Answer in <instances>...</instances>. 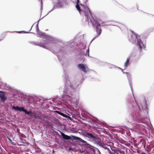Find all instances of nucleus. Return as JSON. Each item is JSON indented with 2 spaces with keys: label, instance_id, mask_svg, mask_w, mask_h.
I'll list each match as a JSON object with an SVG mask.
<instances>
[{
  "label": "nucleus",
  "instance_id": "17",
  "mask_svg": "<svg viewBox=\"0 0 154 154\" xmlns=\"http://www.w3.org/2000/svg\"><path fill=\"white\" fill-rule=\"evenodd\" d=\"M131 55H130L128 57L126 61L125 62V64H124V67L125 68H126L128 65V64L129 63V59H130Z\"/></svg>",
  "mask_w": 154,
  "mask_h": 154
},
{
  "label": "nucleus",
  "instance_id": "20",
  "mask_svg": "<svg viewBox=\"0 0 154 154\" xmlns=\"http://www.w3.org/2000/svg\"><path fill=\"white\" fill-rule=\"evenodd\" d=\"M33 114V116H34V117L35 119H38V118L39 117L38 116L36 115V113L35 112H34Z\"/></svg>",
  "mask_w": 154,
  "mask_h": 154
},
{
  "label": "nucleus",
  "instance_id": "1",
  "mask_svg": "<svg viewBox=\"0 0 154 154\" xmlns=\"http://www.w3.org/2000/svg\"><path fill=\"white\" fill-rule=\"evenodd\" d=\"M65 89L63 92V98L65 100H72L74 103L75 104L78 100L75 99L73 95L74 89L78 85L75 81H72L68 78H66Z\"/></svg>",
  "mask_w": 154,
  "mask_h": 154
},
{
  "label": "nucleus",
  "instance_id": "15",
  "mask_svg": "<svg viewBox=\"0 0 154 154\" xmlns=\"http://www.w3.org/2000/svg\"><path fill=\"white\" fill-rule=\"evenodd\" d=\"M61 134L63 138L66 140H70L71 139V137H72L71 135L70 136H69L67 135H66L63 133H61Z\"/></svg>",
  "mask_w": 154,
  "mask_h": 154
},
{
  "label": "nucleus",
  "instance_id": "3",
  "mask_svg": "<svg viewBox=\"0 0 154 154\" xmlns=\"http://www.w3.org/2000/svg\"><path fill=\"white\" fill-rule=\"evenodd\" d=\"M79 0H77L76 8L81 14H84L85 21L87 22L89 20L88 17L90 18L91 17V13L88 7L82 4L79 5Z\"/></svg>",
  "mask_w": 154,
  "mask_h": 154
},
{
  "label": "nucleus",
  "instance_id": "11",
  "mask_svg": "<svg viewBox=\"0 0 154 154\" xmlns=\"http://www.w3.org/2000/svg\"><path fill=\"white\" fill-rule=\"evenodd\" d=\"M85 136L88 138L92 141H95L96 143L98 142L100 139V138L94 136L92 133H86L85 135Z\"/></svg>",
  "mask_w": 154,
  "mask_h": 154
},
{
  "label": "nucleus",
  "instance_id": "31",
  "mask_svg": "<svg viewBox=\"0 0 154 154\" xmlns=\"http://www.w3.org/2000/svg\"><path fill=\"white\" fill-rule=\"evenodd\" d=\"M112 21V20H109V22H111V21Z\"/></svg>",
  "mask_w": 154,
  "mask_h": 154
},
{
  "label": "nucleus",
  "instance_id": "33",
  "mask_svg": "<svg viewBox=\"0 0 154 154\" xmlns=\"http://www.w3.org/2000/svg\"><path fill=\"white\" fill-rule=\"evenodd\" d=\"M1 41V40H0V41Z\"/></svg>",
  "mask_w": 154,
  "mask_h": 154
},
{
  "label": "nucleus",
  "instance_id": "16",
  "mask_svg": "<svg viewBox=\"0 0 154 154\" xmlns=\"http://www.w3.org/2000/svg\"><path fill=\"white\" fill-rule=\"evenodd\" d=\"M56 112L58 114H60V115L62 116H63L66 118H70L69 116H67V115L59 111H56Z\"/></svg>",
  "mask_w": 154,
  "mask_h": 154
},
{
  "label": "nucleus",
  "instance_id": "27",
  "mask_svg": "<svg viewBox=\"0 0 154 154\" xmlns=\"http://www.w3.org/2000/svg\"><path fill=\"white\" fill-rule=\"evenodd\" d=\"M23 32H24V33H28L29 32H26L25 31H23Z\"/></svg>",
  "mask_w": 154,
  "mask_h": 154
},
{
  "label": "nucleus",
  "instance_id": "23",
  "mask_svg": "<svg viewBox=\"0 0 154 154\" xmlns=\"http://www.w3.org/2000/svg\"><path fill=\"white\" fill-rule=\"evenodd\" d=\"M86 54H88V56H89V48H88V49L86 51Z\"/></svg>",
  "mask_w": 154,
  "mask_h": 154
},
{
  "label": "nucleus",
  "instance_id": "18",
  "mask_svg": "<svg viewBox=\"0 0 154 154\" xmlns=\"http://www.w3.org/2000/svg\"><path fill=\"white\" fill-rule=\"evenodd\" d=\"M79 47L81 50L84 49L85 47V44L83 43H81L79 45Z\"/></svg>",
  "mask_w": 154,
  "mask_h": 154
},
{
  "label": "nucleus",
  "instance_id": "25",
  "mask_svg": "<svg viewBox=\"0 0 154 154\" xmlns=\"http://www.w3.org/2000/svg\"><path fill=\"white\" fill-rule=\"evenodd\" d=\"M34 42H30L29 43L31 44H34Z\"/></svg>",
  "mask_w": 154,
  "mask_h": 154
},
{
  "label": "nucleus",
  "instance_id": "32",
  "mask_svg": "<svg viewBox=\"0 0 154 154\" xmlns=\"http://www.w3.org/2000/svg\"><path fill=\"white\" fill-rule=\"evenodd\" d=\"M99 154H101V153L100 152Z\"/></svg>",
  "mask_w": 154,
  "mask_h": 154
},
{
  "label": "nucleus",
  "instance_id": "30",
  "mask_svg": "<svg viewBox=\"0 0 154 154\" xmlns=\"http://www.w3.org/2000/svg\"><path fill=\"white\" fill-rule=\"evenodd\" d=\"M33 26V25H32V26L31 27V29H30V30H29V31H30V30H31V29H32V27Z\"/></svg>",
  "mask_w": 154,
  "mask_h": 154
},
{
  "label": "nucleus",
  "instance_id": "7",
  "mask_svg": "<svg viewBox=\"0 0 154 154\" xmlns=\"http://www.w3.org/2000/svg\"><path fill=\"white\" fill-rule=\"evenodd\" d=\"M56 2L54 4V7L52 9L49 11L47 14L48 15L52 11L54 8H62L66 5V2L65 0H57Z\"/></svg>",
  "mask_w": 154,
  "mask_h": 154
},
{
  "label": "nucleus",
  "instance_id": "26",
  "mask_svg": "<svg viewBox=\"0 0 154 154\" xmlns=\"http://www.w3.org/2000/svg\"><path fill=\"white\" fill-rule=\"evenodd\" d=\"M8 138V140L10 141H12V140L10 138Z\"/></svg>",
  "mask_w": 154,
  "mask_h": 154
},
{
  "label": "nucleus",
  "instance_id": "13",
  "mask_svg": "<svg viewBox=\"0 0 154 154\" xmlns=\"http://www.w3.org/2000/svg\"><path fill=\"white\" fill-rule=\"evenodd\" d=\"M0 98L2 102H4L6 100L7 97L5 96V93L4 92L0 91Z\"/></svg>",
  "mask_w": 154,
  "mask_h": 154
},
{
  "label": "nucleus",
  "instance_id": "29",
  "mask_svg": "<svg viewBox=\"0 0 154 154\" xmlns=\"http://www.w3.org/2000/svg\"><path fill=\"white\" fill-rule=\"evenodd\" d=\"M22 31H18L17 32L19 33H20Z\"/></svg>",
  "mask_w": 154,
  "mask_h": 154
},
{
  "label": "nucleus",
  "instance_id": "8",
  "mask_svg": "<svg viewBox=\"0 0 154 154\" xmlns=\"http://www.w3.org/2000/svg\"><path fill=\"white\" fill-rule=\"evenodd\" d=\"M12 108L16 110L19 111L20 112H23L25 113V114L27 115H30V119L32 118L33 116V113L32 111H27L26 109H24L23 107H20L18 106H13L12 107Z\"/></svg>",
  "mask_w": 154,
  "mask_h": 154
},
{
  "label": "nucleus",
  "instance_id": "10",
  "mask_svg": "<svg viewBox=\"0 0 154 154\" xmlns=\"http://www.w3.org/2000/svg\"><path fill=\"white\" fill-rule=\"evenodd\" d=\"M35 45H38L44 48L47 49L48 50H50V51H52L54 54H55L57 53L56 52L54 51L52 49V48L51 47H50V46H49L45 44L43 42H40L39 43H37L35 42H34V43Z\"/></svg>",
  "mask_w": 154,
  "mask_h": 154
},
{
  "label": "nucleus",
  "instance_id": "2",
  "mask_svg": "<svg viewBox=\"0 0 154 154\" xmlns=\"http://www.w3.org/2000/svg\"><path fill=\"white\" fill-rule=\"evenodd\" d=\"M145 103L146 105L144 104V106L143 105H141L143 111H142L140 109L139 106L138 105V104L137 103V106L136 107V110H134L131 115L133 120L140 121L143 123V125L144 127H146L147 125L146 124V122L143 119L147 117L149 112L146 102H145Z\"/></svg>",
  "mask_w": 154,
  "mask_h": 154
},
{
  "label": "nucleus",
  "instance_id": "28",
  "mask_svg": "<svg viewBox=\"0 0 154 154\" xmlns=\"http://www.w3.org/2000/svg\"><path fill=\"white\" fill-rule=\"evenodd\" d=\"M118 68H119V69H121L122 70V69L121 68H119V67H118ZM122 72H123V73H124V72L123 71H122Z\"/></svg>",
  "mask_w": 154,
  "mask_h": 154
},
{
  "label": "nucleus",
  "instance_id": "6",
  "mask_svg": "<svg viewBox=\"0 0 154 154\" xmlns=\"http://www.w3.org/2000/svg\"><path fill=\"white\" fill-rule=\"evenodd\" d=\"M135 38L137 39V40L135 41L136 45L141 52L143 49L145 48L146 45L140 40L139 36L137 37L136 34H135Z\"/></svg>",
  "mask_w": 154,
  "mask_h": 154
},
{
  "label": "nucleus",
  "instance_id": "19",
  "mask_svg": "<svg viewBox=\"0 0 154 154\" xmlns=\"http://www.w3.org/2000/svg\"><path fill=\"white\" fill-rule=\"evenodd\" d=\"M116 154H125V152L123 151H118L116 152Z\"/></svg>",
  "mask_w": 154,
  "mask_h": 154
},
{
  "label": "nucleus",
  "instance_id": "24",
  "mask_svg": "<svg viewBox=\"0 0 154 154\" xmlns=\"http://www.w3.org/2000/svg\"><path fill=\"white\" fill-rule=\"evenodd\" d=\"M102 25L103 26H110V25L113 26L114 25L111 24H105V25Z\"/></svg>",
  "mask_w": 154,
  "mask_h": 154
},
{
  "label": "nucleus",
  "instance_id": "21",
  "mask_svg": "<svg viewBox=\"0 0 154 154\" xmlns=\"http://www.w3.org/2000/svg\"><path fill=\"white\" fill-rule=\"evenodd\" d=\"M109 152L110 154H116V152L109 151Z\"/></svg>",
  "mask_w": 154,
  "mask_h": 154
},
{
  "label": "nucleus",
  "instance_id": "22",
  "mask_svg": "<svg viewBox=\"0 0 154 154\" xmlns=\"http://www.w3.org/2000/svg\"><path fill=\"white\" fill-rule=\"evenodd\" d=\"M41 10L42 11V6H43V3L42 2V0H41Z\"/></svg>",
  "mask_w": 154,
  "mask_h": 154
},
{
  "label": "nucleus",
  "instance_id": "5",
  "mask_svg": "<svg viewBox=\"0 0 154 154\" xmlns=\"http://www.w3.org/2000/svg\"><path fill=\"white\" fill-rule=\"evenodd\" d=\"M88 18L89 19V20L88 21V22H89V20H90L94 27L96 28V32L97 33V35L92 39L91 40V42H92L100 34L102 30L100 27L98 28V27L100 26V24H102V23H101L100 24L97 21L95 20L92 17V15L91 17H90V18L88 17Z\"/></svg>",
  "mask_w": 154,
  "mask_h": 154
},
{
  "label": "nucleus",
  "instance_id": "12",
  "mask_svg": "<svg viewBox=\"0 0 154 154\" xmlns=\"http://www.w3.org/2000/svg\"><path fill=\"white\" fill-rule=\"evenodd\" d=\"M78 67L83 72L85 73L87 72L88 69L86 65L83 64H79L78 65Z\"/></svg>",
  "mask_w": 154,
  "mask_h": 154
},
{
  "label": "nucleus",
  "instance_id": "4",
  "mask_svg": "<svg viewBox=\"0 0 154 154\" xmlns=\"http://www.w3.org/2000/svg\"><path fill=\"white\" fill-rule=\"evenodd\" d=\"M38 23L36 25V31L38 34V36L43 38H45V40L43 41L42 42L50 47H52L53 44L52 41H53V38L52 37L49 35H46L45 33L39 32L38 28L37 27Z\"/></svg>",
  "mask_w": 154,
  "mask_h": 154
},
{
  "label": "nucleus",
  "instance_id": "9",
  "mask_svg": "<svg viewBox=\"0 0 154 154\" xmlns=\"http://www.w3.org/2000/svg\"><path fill=\"white\" fill-rule=\"evenodd\" d=\"M71 136L74 140H78L79 142L84 143L90 149H94L95 148L94 147L88 144L86 141L82 140L81 138L73 135H71Z\"/></svg>",
  "mask_w": 154,
  "mask_h": 154
},
{
  "label": "nucleus",
  "instance_id": "14",
  "mask_svg": "<svg viewBox=\"0 0 154 154\" xmlns=\"http://www.w3.org/2000/svg\"><path fill=\"white\" fill-rule=\"evenodd\" d=\"M127 74V76L128 78V79L129 83V85L130 86L131 88V90L132 91V88L131 87V76L130 74H129L128 72H125Z\"/></svg>",
  "mask_w": 154,
  "mask_h": 154
}]
</instances>
